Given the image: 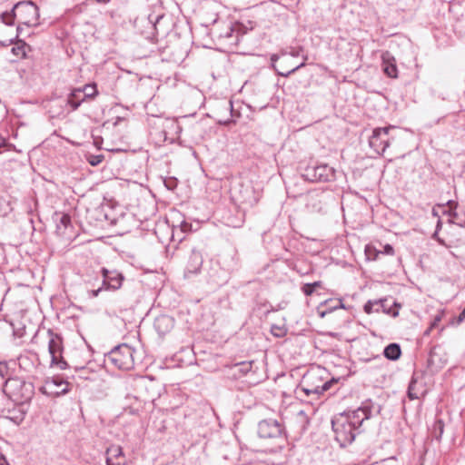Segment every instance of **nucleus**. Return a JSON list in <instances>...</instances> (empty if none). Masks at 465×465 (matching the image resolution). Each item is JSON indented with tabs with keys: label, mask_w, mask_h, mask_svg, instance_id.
<instances>
[{
	"label": "nucleus",
	"mask_w": 465,
	"mask_h": 465,
	"mask_svg": "<svg viewBox=\"0 0 465 465\" xmlns=\"http://www.w3.org/2000/svg\"><path fill=\"white\" fill-rule=\"evenodd\" d=\"M371 417L369 405L361 406L353 411H348L336 415L331 420L335 440L341 447L351 444L357 434L361 432V426L365 420Z\"/></svg>",
	"instance_id": "obj_1"
},
{
	"label": "nucleus",
	"mask_w": 465,
	"mask_h": 465,
	"mask_svg": "<svg viewBox=\"0 0 465 465\" xmlns=\"http://www.w3.org/2000/svg\"><path fill=\"white\" fill-rule=\"evenodd\" d=\"M39 10L31 1H21L14 5L11 11L0 15V23L6 26H13L17 22L16 33L11 34L10 37L0 40L2 46L13 45L14 39L17 38L22 31L21 25L36 26L38 25Z\"/></svg>",
	"instance_id": "obj_2"
},
{
	"label": "nucleus",
	"mask_w": 465,
	"mask_h": 465,
	"mask_svg": "<svg viewBox=\"0 0 465 465\" xmlns=\"http://www.w3.org/2000/svg\"><path fill=\"white\" fill-rule=\"evenodd\" d=\"M335 379H328L327 372L324 368L316 366L311 368L303 375L301 381V390L307 395L319 396L327 391L336 383Z\"/></svg>",
	"instance_id": "obj_3"
},
{
	"label": "nucleus",
	"mask_w": 465,
	"mask_h": 465,
	"mask_svg": "<svg viewBox=\"0 0 465 465\" xmlns=\"http://www.w3.org/2000/svg\"><path fill=\"white\" fill-rule=\"evenodd\" d=\"M134 350L123 343L114 348L107 355V360L120 370H131L134 365Z\"/></svg>",
	"instance_id": "obj_4"
},
{
	"label": "nucleus",
	"mask_w": 465,
	"mask_h": 465,
	"mask_svg": "<svg viewBox=\"0 0 465 465\" xmlns=\"http://www.w3.org/2000/svg\"><path fill=\"white\" fill-rule=\"evenodd\" d=\"M47 335L51 365L57 366L60 370H65L67 368V362L62 357V338L52 330H48Z\"/></svg>",
	"instance_id": "obj_5"
},
{
	"label": "nucleus",
	"mask_w": 465,
	"mask_h": 465,
	"mask_svg": "<svg viewBox=\"0 0 465 465\" xmlns=\"http://www.w3.org/2000/svg\"><path fill=\"white\" fill-rule=\"evenodd\" d=\"M395 128L393 125L375 128L369 139L370 146L379 154L384 153L390 145L389 132Z\"/></svg>",
	"instance_id": "obj_6"
},
{
	"label": "nucleus",
	"mask_w": 465,
	"mask_h": 465,
	"mask_svg": "<svg viewBox=\"0 0 465 465\" xmlns=\"http://www.w3.org/2000/svg\"><path fill=\"white\" fill-rule=\"evenodd\" d=\"M25 385V384L21 380L11 378L5 381L3 386V392L13 402L22 403L28 399V397H25L23 393H21V390Z\"/></svg>",
	"instance_id": "obj_7"
},
{
	"label": "nucleus",
	"mask_w": 465,
	"mask_h": 465,
	"mask_svg": "<svg viewBox=\"0 0 465 465\" xmlns=\"http://www.w3.org/2000/svg\"><path fill=\"white\" fill-rule=\"evenodd\" d=\"M258 435L263 439H278L282 436V428L276 420H263L258 424Z\"/></svg>",
	"instance_id": "obj_8"
},
{
	"label": "nucleus",
	"mask_w": 465,
	"mask_h": 465,
	"mask_svg": "<svg viewBox=\"0 0 465 465\" xmlns=\"http://www.w3.org/2000/svg\"><path fill=\"white\" fill-rule=\"evenodd\" d=\"M305 176L312 182H329L335 177V171L327 164H321L306 169Z\"/></svg>",
	"instance_id": "obj_9"
},
{
	"label": "nucleus",
	"mask_w": 465,
	"mask_h": 465,
	"mask_svg": "<svg viewBox=\"0 0 465 465\" xmlns=\"http://www.w3.org/2000/svg\"><path fill=\"white\" fill-rule=\"evenodd\" d=\"M42 391L50 396H60L69 391V383L59 377H54L45 381Z\"/></svg>",
	"instance_id": "obj_10"
},
{
	"label": "nucleus",
	"mask_w": 465,
	"mask_h": 465,
	"mask_svg": "<svg viewBox=\"0 0 465 465\" xmlns=\"http://www.w3.org/2000/svg\"><path fill=\"white\" fill-rule=\"evenodd\" d=\"M203 258L200 251L193 249L189 253L184 268V277L190 278L200 272L203 266Z\"/></svg>",
	"instance_id": "obj_11"
},
{
	"label": "nucleus",
	"mask_w": 465,
	"mask_h": 465,
	"mask_svg": "<svg viewBox=\"0 0 465 465\" xmlns=\"http://www.w3.org/2000/svg\"><path fill=\"white\" fill-rule=\"evenodd\" d=\"M102 275L103 283L106 289L118 290L122 287L124 277L117 270H109L104 268L102 270Z\"/></svg>",
	"instance_id": "obj_12"
},
{
	"label": "nucleus",
	"mask_w": 465,
	"mask_h": 465,
	"mask_svg": "<svg viewBox=\"0 0 465 465\" xmlns=\"http://www.w3.org/2000/svg\"><path fill=\"white\" fill-rule=\"evenodd\" d=\"M106 465H127V459L120 445H111L105 450Z\"/></svg>",
	"instance_id": "obj_13"
},
{
	"label": "nucleus",
	"mask_w": 465,
	"mask_h": 465,
	"mask_svg": "<svg viewBox=\"0 0 465 465\" xmlns=\"http://www.w3.org/2000/svg\"><path fill=\"white\" fill-rule=\"evenodd\" d=\"M173 327V320L168 315H160L154 320V328L160 335L169 332Z\"/></svg>",
	"instance_id": "obj_14"
},
{
	"label": "nucleus",
	"mask_w": 465,
	"mask_h": 465,
	"mask_svg": "<svg viewBox=\"0 0 465 465\" xmlns=\"http://www.w3.org/2000/svg\"><path fill=\"white\" fill-rule=\"evenodd\" d=\"M342 307L343 304L341 299H327L321 302L320 306L318 307V313L322 318L327 313H330L332 311Z\"/></svg>",
	"instance_id": "obj_15"
},
{
	"label": "nucleus",
	"mask_w": 465,
	"mask_h": 465,
	"mask_svg": "<svg viewBox=\"0 0 465 465\" xmlns=\"http://www.w3.org/2000/svg\"><path fill=\"white\" fill-rule=\"evenodd\" d=\"M383 72L391 78H397L398 70L395 59L388 53L382 54Z\"/></svg>",
	"instance_id": "obj_16"
},
{
	"label": "nucleus",
	"mask_w": 465,
	"mask_h": 465,
	"mask_svg": "<svg viewBox=\"0 0 465 465\" xmlns=\"http://www.w3.org/2000/svg\"><path fill=\"white\" fill-rule=\"evenodd\" d=\"M365 253L369 260H376L380 253L386 254V255H393L394 254V249L393 247L387 243L383 246L382 250H377L372 245H367L365 247Z\"/></svg>",
	"instance_id": "obj_17"
},
{
	"label": "nucleus",
	"mask_w": 465,
	"mask_h": 465,
	"mask_svg": "<svg viewBox=\"0 0 465 465\" xmlns=\"http://www.w3.org/2000/svg\"><path fill=\"white\" fill-rule=\"evenodd\" d=\"M84 101V97H83L82 94V89L80 88L74 89L67 97V104L70 105L74 111L76 110Z\"/></svg>",
	"instance_id": "obj_18"
},
{
	"label": "nucleus",
	"mask_w": 465,
	"mask_h": 465,
	"mask_svg": "<svg viewBox=\"0 0 465 465\" xmlns=\"http://www.w3.org/2000/svg\"><path fill=\"white\" fill-rule=\"evenodd\" d=\"M374 304H376L375 312H382L387 314H391L393 317L398 315V311L391 309V304L389 303L388 299H381V300L375 301Z\"/></svg>",
	"instance_id": "obj_19"
},
{
	"label": "nucleus",
	"mask_w": 465,
	"mask_h": 465,
	"mask_svg": "<svg viewBox=\"0 0 465 465\" xmlns=\"http://www.w3.org/2000/svg\"><path fill=\"white\" fill-rule=\"evenodd\" d=\"M383 354L387 359L396 361L401 357V350L399 344L391 343L385 347Z\"/></svg>",
	"instance_id": "obj_20"
},
{
	"label": "nucleus",
	"mask_w": 465,
	"mask_h": 465,
	"mask_svg": "<svg viewBox=\"0 0 465 465\" xmlns=\"http://www.w3.org/2000/svg\"><path fill=\"white\" fill-rule=\"evenodd\" d=\"M449 222L451 224L450 226H458L460 228H465V214L459 213L456 210L450 211L449 213Z\"/></svg>",
	"instance_id": "obj_21"
},
{
	"label": "nucleus",
	"mask_w": 465,
	"mask_h": 465,
	"mask_svg": "<svg viewBox=\"0 0 465 465\" xmlns=\"http://www.w3.org/2000/svg\"><path fill=\"white\" fill-rule=\"evenodd\" d=\"M192 230V224L187 223L186 221H182L180 225L177 227H173V239L175 237L178 238V241H182L183 239V233L190 232Z\"/></svg>",
	"instance_id": "obj_22"
},
{
	"label": "nucleus",
	"mask_w": 465,
	"mask_h": 465,
	"mask_svg": "<svg viewBox=\"0 0 465 465\" xmlns=\"http://www.w3.org/2000/svg\"><path fill=\"white\" fill-rule=\"evenodd\" d=\"M83 97L85 99H94L98 94L97 86L95 84H87L82 88Z\"/></svg>",
	"instance_id": "obj_23"
},
{
	"label": "nucleus",
	"mask_w": 465,
	"mask_h": 465,
	"mask_svg": "<svg viewBox=\"0 0 465 465\" xmlns=\"http://www.w3.org/2000/svg\"><path fill=\"white\" fill-rule=\"evenodd\" d=\"M444 432V422L441 420H435L432 429L431 435L437 440H440Z\"/></svg>",
	"instance_id": "obj_24"
},
{
	"label": "nucleus",
	"mask_w": 465,
	"mask_h": 465,
	"mask_svg": "<svg viewBox=\"0 0 465 465\" xmlns=\"http://www.w3.org/2000/svg\"><path fill=\"white\" fill-rule=\"evenodd\" d=\"M271 333L277 338H282L287 333V328L283 322L274 323L271 326Z\"/></svg>",
	"instance_id": "obj_25"
},
{
	"label": "nucleus",
	"mask_w": 465,
	"mask_h": 465,
	"mask_svg": "<svg viewBox=\"0 0 465 465\" xmlns=\"http://www.w3.org/2000/svg\"><path fill=\"white\" fill-rule=\"evenodd\" d=\"M15 39H14V43L13 44H15V46H14L12 48V53L16 55V56H20V57H25L26 55V51H25V47H26V45L24 41H21V40H18L15 42Z\"/></svg>",
	"instance_id": "obj_26"
},
{
	"label": "nucleus",
	"mask_w": 465,
	"mask_h": 465,
	"mask_svg": "<svg viewBox=\"0 0 465 465\" xmlns=\"http://www.w3.org/2000/svg\"><path fill=\"white\" fill-rule=\"evenodd\" d=\"M295 420L300 423V430H303L309 422L308 416L303 411H300L295 415Z\"/></svg>",
	"instance_id": "obj_27"
},
{
	"label": "nucleus",
	"mask_w": 465,
	"mask_h": 465,
	"mask_svg": "<svg viewBox=\"0 0 465 465\" xmlns=\"http://www.w3.org/2000/svg\"><path fill=\"white\" fill-rule=\"evenodd\" d=\"M444 310H441L435 316H434V319L433 321L431 322L430 327L428 328V330L424 332L425 335H429L430 333V331L436 328L438 325H439V322L442 320L443 316H444Z\"/></svg>",
	"instance_id": "obj_28"
},
{
	"label": "nucleus",
	"mask_w": 465,
	"mask_h": 465,
	"mask_svg": "<svg viewBox=\"0 0 465 465\" xmlns=\"http://www.w3.org/2000/svg\"><path fill=\"white\" fill-rule=\"evenodd\" d=\"M241 193L243 202L249 203L251 204L257 203V199L254 196L251 195V192L248 190V188L245 190L244 193L241 192Z\"/></svg>",
	"instance_id": "obj_29"
},
{
	"label": "nucleus",
	"mask_w": 465,
	"mask_h": 465,
	"mask_svg": "<svg viewBox=\"0 0 465 465\" xmlns=\"http://www.w3.org/2000/svg\"><path fill=\"white\" fill-rule=\"evenodd\" d=\"M415 381L412 380L409 385L408 388V396L411 400H415L419 398V395L417 392H415Z\"/></svg>",
	"instance_id": "obj_30"
},
{
	"label": "nucleus",
	"mask_w": 465,
	"mask_h": 465,
	"mask_svg": "<svg viewBox=\"0 0 465 465\" xmlns=\"http://www.w3.org/2000/svg\"><path fill=\"white\" fill-rule=\"evenodd\" d=\"M322 282L320 281H317V282H313L311 283H305L304 286L302 287V291H312L315 288H322Z\"/></svg>",
	"instance_id": "obj_31"
},
{
	"label": "nucleus",
	"mask_w": 465,
	"mask_h": 465,
	"mask_svg": "<svg viewBox=\"0 0 465 465\" xmlns=\"http://www.w3.org/2000/svg\"><path fill=\"white\" fill-rule=\"evenodd\" d=\"M104 160V155L102 154H99V155H91L88 159V162L91 165L93 166H96L98 165L99 163H102V161Z\"/></svg>",
	"instance_id": "obj_32"
},
{
	"label": "nucleus",
	"mask_w": 465,
	"mask_h": 465,
	"mask_svg": "<svg viewBox=\"0 0 465 465\" xmlns=\"http://www.w3.org/2000/svg\"><path fill=\"white\" fill-rule=\"evenodd\" d=\"M304 63H302L301 64L299 65H296L295 67H293L292 69L291 70H288L286 72H281V71H278V74L282 75V76H289L290 74H292V73L296 72L298 69L302 68V66H304Z\"/></svg>",
	"instance_id": "obj_33"
},
{
	"label": "nucleus",
	"mask_w": 465,
	"mask_h": 465,
	"mask_svg": "<svg viewBox=\"0 0 465 465\" xmlns=\"http://www.w3.org/2000/svg\"><path fill=\"white\" fill-rule=\"evenodd\" d=\"M375 303V301L374 302H371V301H369L365 305H364V312L368 314H371L372 312H375V308H376V304Z\"/></svg>",
	"instance_id": "obj_34"
},
{
	"label": "nucleus",
	"mask_w": 465,
	"mask_h": 465,
	"mask_svg": "<svg viewBox=\"0 0 465 465\" xmlns=\"http://www.w3.org/2000/svg\"><path fill=\"white\" fill-rule=\"evenodd\" d=\"M252 364H253V361H248V362H242L240 364L241 368H240V371L242 372V373H248L252 367Z\"/></svg>",
	"instance_id": "obj_35"
},
{
	"label": "nucleus",
	"mask_w": 465,
	"mask_h": 465,
	"mask_svg": "<svg viewBox=\"0 0 465 465\" xmlns=\"http://www.w3.org/2000/svg\"><path fill=\"white\" fill-rule=\"evenodd\" d=\"M71 222V218L67 214H63L60 219V223L66 227Z\"/></svg>",
	"instance_id": "obj_36"
},
{
	"label": "nucleus",
	"mask_w": 465,
	"mask_h": 465,
	"mask_svg": "<svg viewBox=\"0 0 465 465\" xmlns=\"http://www.w3.org/2000/svg\"><path fill=\"white\" fill-rule=\"evenodd\" d=\"M465 319V315H463L461 312L460 313V315L458 316V318L456 319H453L451 321V324H460V322H462Z\"/></svg>",
	"instance_id": "obj_37"
},
{
	"label": "nucleus",
	"mask_w": 465,
	"mask_h": 465,
	"mask_svg": "<svg viewBox=\"0 0 465 465\" xmlns=\"http://www.w3.org/2000/svg\"><path fill=\"white\" fill-rule=\"evenodd\" d=\"M279 60V55L276 54H272L271 56V62H272V67H275V63Z\"/></svg>",
	"instance_id": "obj_38"
},
{
	"label": "nucleus",
	"mask_w": 465,
	"mask_h": 465,
	"mask_svg": "<svg viewBox=\"0 0 465 465\" xmlns=\"http://www.w3.org/2000/svg\"><path fill=\"white\" fill-rule=\"evenodd\" d=\"M0 465H9L6 459L2 454H0Z\"/></svg>",
	"instance_id": "obj_39"
},
{
	"label": "nucleus",
	"mask_w": 465,
	"mask_h": 465,
	"mask_svg": "<svg viewBox=\"0 0 465 465\" xmlns=\"http://www.w3.org/2000/svg\"><path fill=\"white\" fill-rule=\"evenodd\" d=\"M440 222L439 221V222H438V224H437V229H439V228H440ZM437 234H438V230H436V232H434V235H433V236H434V238H436V237H437Z\"/></svg>",
	"instance_id": "obj_40"
},
{
	"label": "nucleus",
	"mask_w": 465,
	"mask_h": 465,
	"mask_svg": "<svg viewBox=\"0 0 465 465\" xmlns=\"http://www.w3.org/2000/svg\"><path fill=\"white\" fill-rule=\"evenodd\" d=\"M96 2H99V3H107L109 2L110 0H95Z\"/></svg>",
	"instance_id": "obj_41"
},
{
	"label": "nucleus",
	"mask_w": 465,
	"mask_h": 465,
	"mask_svg": "<svg viewBox=\"0 0 465 465\" xmlns=\"http://www.w3.org/2000/svg\"><path fill=\"white\" fill-rule=\"evenodd\" d=\"M291 54L292 56H297V55H299V53L298 52H292Z\"/></svg>",
	"instance_id": "obj_42"
},
{
	"label": "nucleus",
	"mask_w": 465,
	"mask_h": 465,
	"mask_svg": "<svg viewBox=\"0 0 465 465\" xmlns=\"http://www.w3.org/2000/svg\"><path fill=\"white\" fill-rule=\"evenodd\" d=\"M98 292H93V297H96L98 295Z\"/></svg>",
	"instance_id": "obj_43"
},
{
	"label": "nucleus",
	"mask_w": 465,
	"mask_h": 465,
	"mask_svg": "<svg viewBox=\"0 0 465 465\" xmlns=\"http://www.w3.org/2000/svg\"><path fill=\"white\" fill-rule=\"evenodd\" d=\"M461 313H462L463 315H465V311H463V310H462Z\"/></svg>",
	"instance_id": "obj_44"
},
{
	"label": "nucleus",
	"mask_w": 465,
	"mask_h": 465,
	"mask_svg": "<svg viewBox=\"0 0 465 465\" xmlns=\"http://www.w3.org/2000/svg\"><path fill=\"white\" fill-rule=\"evenodd\" d=\"M463 311H465V306H464V309H463Z\"/></svg>",
	"instance_id": "obj_45"
}]
</instances>
